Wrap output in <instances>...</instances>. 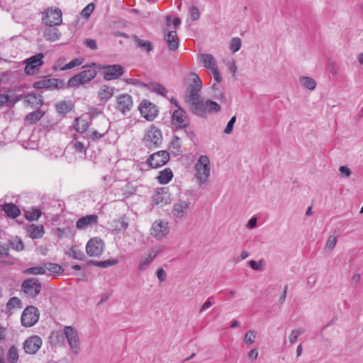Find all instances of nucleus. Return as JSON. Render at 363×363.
<instances>
[{
	"label": "nucleus",
	"instance_id": "nucleus-49",
	"mask_svg": "<svg viewBox=\"0 0 363 363\" xmlns=\"http://www.w3.org/2000/svg\"><path fill=\"white\" fill-rule=\"evenodd\" d=\"M25 101L33 105L41 104V99L40 96H38L33 94H27L25 96Z\"/></svg>",
	"mask_w": 363,
	"mask_h": 363
},
{
	"label": "nucleus",
	"instance_id": "nucleus-63",
	"mask_svg": "<svg viewBox=\"0 0 363 363\" xmlns=\"http://www.w3.org/2000/svg\"><path fill=\"white\" fill-rule=\"evenodd\" d=\"M339 172L345 177H350L352 172L347 166H340L339 167Z\"/></svg>",
	"mask_w": 363,
	"mask_h": 363
},
{
	"label": "nucleus",
	"instance_id": "nucleus-29",
	"mask_svg": "<svg viewBox=\"0 0 363 363\" xmlns=\"http://www.w3.org/2000/svg\"><path fill=\"white\" fill-rule=\"evenodd\" d=\"M173 178V172L170 168H165L160 172L157 179L160 184H168Z\"/></svg>",
	"mask_w": 363,
	"mask_h": 363
},
{
	"label": "nucleus",
	"instance_id": "nucleus-20",
	"mask_svg": "<svg viewBox=\"0 0 363 363\" xmlns=\"http://www.w3.org/2000/svg\"><path fill=\"white\" fill-rule=\"evenodd\" d=\"M171 201L170 195L165 187L160 188L152 196V202L156 205H165Z\"/></svg>",
	"mask_w": 363,
	"mask_h": 363
},
{
	"label": "nucleus",
	"instance_id": "nucleus-24",
	"mask_svg": "<svg viewBox=\"0 0 363 363\" xmlns=\"http://www.w3.org/2000/svg\"><path fill=\"white\" fill-rule=\"evenodd\" d=\"M203 114H196L198 116L206 118L207 116V111L209 113H217L220 111V105L211 100H206V101L202 100Z\"/></svg>",
	"mask_w": 363,
	"mask_h": 363
},
{
	"label": "nucleus",
	"instance_id": "nucleus-19",
	"mask_svg": "<svg viewBox=\"0 0 363 363\" xmlns=\"http://www.w3.org/2000/svg\"><path fill=\"white\" fill-rule=\"evenodd\" d=\"M159 252L160 250L155 248L150 250L147 255L141 257L138 264V269L140 272L145 271L155 259Z\"/></svg>",
	"mask_w": 363,
	"mask_h": 363
},
{
	"label": "nucleus",
	"instance_id": "nucleus-13",
	"mask_svg": "<svg viewBox=\"0 0 363 363\" xmlns=\"http://www.w3.org/2000/svg\"><path fill=\"white\" fill-rule=\"evenodd\" d=\"M140 113L147 121H153L158 114L157 106L147 100H143L139 106Z\"/></svg>",
	"mask_w": 363,
	"mask_h": 363
},
{
	"label": "nucleus",
	"instance_id": "nucleus-40",
	"mask_svg": "<svg viewBox=\"0 0 363 363\" xmlns=\"http://www.w3.org/2000/svg\"><path fill=\"white\" fill-rule=\"evenodd\" d=\"M43 116V113L39 110H36L32 113H28L25 119L30 123L33 124L37 123Z\"/></svg>",
	"mask_w": 363,
	"mask_h": 363
},
{
	"label": "nucleus",
	"instance_id": "nucleus-43",
	"mask_svg": "<svg viewBox=\"0 0 363 363\" xmlns=\"http://www.w3.org/2000/svg\"><path fill=\"white\" fill-rule=\"evenodd\" d=\"M21 308V301L17 297L11 298L6 304V310L10 313H11L12 309Z\"/></svg>",
	"mask_w": 363,
	"mask_h": 363
},
{
	"label": "nucleus",
	"instance_id": "nucleus-51",
	"mask_svg": "<svg viewBox=\"0 0 363 363\" xmlns=\"http://www.w3.org/2000/svg\"><path fill=\"white\" fill-rule=\"evenodd\" d=\"M94 4L93 3L89 4L81 12V15L84 18H88L94 9Z\"/></svg>",
	"mask_w": 363,
	"mask_h": 363
},
{
	"label": "nucleus",
	"instance_id": "nucleus-52",
	"mask_svg": "<svg viewBox=\"0 0 363 363\" xmlns=\"http://www.w3.org/2000/svg\"><path fill=\"white\" fill-rule=\"evenodd\" d=\"M236 121V116H233L228 121L226 127L225 128L223 133L226 135H229L233 133L235 123Z\"/></svg>",
	"mask_w": 363,
	"mask_h": 363
},
{
	"label": "nucleus",
	"instance_id": "nucleus-17",
	"mask_svg": "<svg viewBox=\"0 0 363 363\" xmlns=\"http://www.w3.org/2000/svg\"><path fill=\"white\" fill-rule=\"evenodd\" d=\"M133 98L128 94H123L117 97L116 108L123 114H126L133 108Z\"/></svg>",
	"mask_w": 363,
	"mask_h": 363
},
{
	"label": "nucleus",
	"instance_id": "nucleus-4",
	"mask_svg": "<svg viewBox=\"0 0 363 363\" xmlns=\"http://www.w3.org/2000/svg\"><path fill=\"white\" fill-rule=\"evenodd\" d=\"M95 66V63H92L89 66H85L84 67L86 69L82 71L69 79L67 83L68 86L69 87H73L89 82L97 74L94 67Z\"/></svg>",
	"mask_w": 363,
	"mask_h": 363
},
{
	"label": "nucleus",
	"instance_id": "nucleus-45",
	"mask_svg": "<svg viewBox=\"0 0 363 363\" xmlns=\"http://www.w3.org/2000/svg\"><path fill=\"white\" fill-rule=\"evenodd\" d=\"M117 259H108L105 261H94L93 264L102 268H107L111 266H113L118 264Z\"/></svg>",
	"mask_w": 363,
	"mask_h": 363
},
{
	"label": "nucleus",
	"instance_id": "nucleus-55",
	"mask_svg": "<svg viewBox=\"0 0 363 363\" xmlns=\"http://www.w3.org/2000/svg\"><path fill=\"white\" fill-rule=\"evenodd\" d=\"M337 239L336 236H335V235L330 236L328 238V240H327V242L325 245V248L328 249V250H333L337 244Z\"/></svg>",
	"mask_w": 363,
	"mask_h": 363
},
{
	"label": "nucleus",
	"instance_id": "nucleus-50",
	"mask_svg": "<svg viewBox=\"0 0 363 363\" xmlns=\"http://www.w3.org/2000/svg\"><path fill=\"white\" fill-rule=\"evenodd\" d=\"M45 269L46 270L56 274H60L62 272V267L57 264L48 263L45 264Z\"/></svg>",
	"mask_w": 363,
	"mask_h": 363
},
{
	"label": "nucleus",
	"instance_id": "nucleus-53",
	"mask_svg": "<svg viewBox=\"0 0 363 363\" xmlns=\"http://www.w3.org/2000/svg\"><path fill=\"white\" fill-rule=\"evenodd\" d=\"M189 13L192 21H196L200 18L199 9L195 6H193L189 9Z\"/></svg>",
	"mask_w": 363,
	"mask_h": 363
},
{
	"label": "nucleus",
	"instance_id": "nucleus-30",
	"mask_svg": "<svg viewBox=\"0 0 363 363\" xmlns=\"http://www.w3.org/2000/svg\"><path fill=\"white\" fill-rule=\"evenodd\" d=\"M111 227L113 230L116 232L125 230L128 228V222L125 218H119L111 222Z\"/></svg>",
	"mask_w": 363,
	"mask_h": 363
},
{
	"label": "nucleus",
	"instance_id": "nucleus-27",
	"mask_svg": "<svg viewBox=\"0 0 363 363\" xmlns=\"http://www.w3.org/2000/svg\"><path fill=\"white\" fill-rule=\"evenodd\" d=\"M26 232L32 239H38L44 235V228L43 225L31 224L27 226Z\"/></svg>",
	"mask_w": 363,
	"mask_h": 363
},
{
	"label": "nucleus",
	"instance_id": "nucleus-16",
	"mask_svg": "<svg viewBox=\"0 0 363 363\" xmlns=\"http://www.w3.org/2000/svg\"><path fill=\"white\" fill-rule=\"evenodd\" d=\"M104 243L101 239L94 238L89 240L86 245V253L90 257H98L104 251Z\"/></svg>",
	"mask_w": 363,
	"mask_h": 363
},
{
	"label": "nucleus",
	"instance_id": "nucleus-44",
	"mask_svg": "<svg viewBox=\"0 0 363 363\" xmlns=\"http://www.w3.org/2000/svg\"><path fill=\"white\" fill-rule=\"evenodd\" d=\"M9 360L11 363H16L18 360V351L15 346H11L7 353Z\"/></svg>",
	"mask_w": 363,
	"mask_h": 363
},
{
	"label": "nucleus",
	"instance_id": "nucleus-32",
	"mask_svg": "<svg viewBox=\"0 0 363 363\" xmlns=\"http://www.w3.org/2000/svg\"><path fill=\"white\" fill-rule=\"evenodd\" d=\"M132 38L134 40L138 48L145 50L147 52H150L153 50L152 43L150 41L143 40L136 35H133Z\"/></svg>",
	"mask_w": 363,
	"mask_h": 363
},
{
	"label": "nucleus",
	"instance_id": "nucleus-47",
	"mask_svg": "<svg viewBox=\"0 0 363 363\" xmlns=\"http://www.w3.org/2000/svg\"><path fill=\"white\" fill-rule=\"evenodd\" d=\"M241 40L239 38H233L230 43V49L233 52H238L241 48Z\"/></svg>",
	"mask_w": 363,
	"mask_h": 363
},
{
	"label": "nucleus",
	"instance_id": "nucleus-37",
	"mask_svg": "<svg viewBox=\"0 0 363 363\" xmlns=\"http://www.w3.org/2000/svg\"><path fill=\"white\" fill-rule=\"evenodd\" d=\"M301 86L309 90H314L316 87V82L310 77H301L299 79Z\"/></svg>",
	"mask_w": 363,
	"mask_h": 363
},
{
	"label": "nucleus",
	"instance_id": "nucleus-59",
	"mask_svg": "<svg viewBox=\"0 0 363 363\" xmlns=\"http://www.w3.org/2000/svg\"><path fill=\"white\" fill-rule=\"evenodd\" d=\"M57 109L60 113H64L69 109V105L67 102L62 101L56 105Z\"/></svg>",
	"mask_w": 363,
	"mask_h": 363
},
{
	"label": "nucleus",
	"instance_id": "nucleus-14",
	"mask_svg": "<svg viewBox=\"0 0 363 363\" xmlns=\"http://www.w3.org/2000/svg\"><path fill=\"white\" fill-rule=\"evenodd\" d=\"M169 160L167 151L161 150L152 154L147 159V163L153 168H157L164 165Z\"/></svg>",
	"mask_w": 363,
	"mask_h": 363
},
{
	"label": "nucleus",
	"instance_id": "nucleus-56",
	"mask_svg": "<svg viewBox=\"0 0 363 363\" xmlns=\"http://www.w3.org/2000/svg\"><path fill=\"white\" fill-rule=\"evenodd\" d=\"M215 303L214 298L213 296H210L208 298L207 301L201 306L200 308V312H203L210 308Z\"/></svg>",
	"mask_w": 363,
	"mask_h": 363
},
{
	"label": "nucleus",
	"instance_id": "nucleus-21",
	"mask_svg": "<svg viewBox=\"0 0 363 363\" xmlns=\"http://www.w3.org/2000/svg\"><path fill=\"white\" fill-rule=\"evenodd\" d=\"M98 216L95 214L87 215L80 218L76 223V228L79 230H84L88 227L96 225Z\"/></svg>",
	"mask_w": 363,
	"mask_h": 363
},
{
	"label": "nucleus",
	"instance_id": "nucleus-12",
	"mask_svg": "<svg viewBox=\"0 0 363 363\" xmlns=\"http://www.w3.org/2000/svg\"><path fill=\"white\" fill-rule=\"evenodd\" d=\"M22 290L28 296L34 298L39 294L41 284L36 279H28L23 282Z\"/></svg>",
	"mask_w": 363,
	"mask_h": 363
},
{
	"label": "nucleus",
	"instance_id": "nucleus-2",
	"mask_svg": "<svg viewBox=\"0 0 363 363\" xmlns=\"http://www.w3.org/2000/svg\"><path fill=\"white\" fill-rule=\"evenodd\" d=\"M195 178L198 184L202 186L206 184L211 174L210 160L206 155H201L194 164Z\"/></svg>",
	"mask_w": 363,
	"mask_h": 363
},
{
	"label": "nucleus",
	"instance_id": "nucleus-61",
	"mask_svg": "<svg viewBox=\"0 0 363 363\" xmlns=\"http://www.w3.org/2000/svg\"><path fill=\"white\" fill-rule=\"evenodd\" d=\"M84 45L91 50H96L97 48L96 41L94 39H86L84 42Z\"/></svg>",
	"mask_w": 363,
	"mask_h": 363
},
{
	"label": "nucleus",
	"instance_id": "nucleus-10",
	"mask_svg": "<svg viewBox=\"0 0 363 363\" xmlns=\"http://www.w3.org/2000/svg\"><path fill=\"white\" fill-rule=\"evenodd\" d=\"M45 26H59L62 22V14L60 9H48L43 16Z\"/></svg>",
	"mask_w": 363,
	"mask_h": 363
},
{
	"label": "nucleus",
	"instance_id": "nucleus-48",
	"mask_svg": "<svg viewBox=\"0 0 363 363\" xmlns=\"http://www.w3.org/2000/svg\"><path fill=\"white\" fill-rule=\"evenodd\" d=\"M257 333L254 330H248L244 337V340L247 344H252L255 342L256 339Z\"/></svg>",
	"mask_w": 363,
	"mask_h": 363
},
{
	"label": "nucleus",
	"instance_id": "nucleus-38",
	"mask_svg": "<svg viewBox=\"0 0 363 363\" xmlns=\"http://www.w3.org/2000/svg\"><path fill=\"white\" fill-rule=\"evenodd\" d=\"M42 213L40 209L38 208H31L29 210L25 211V217L27 220L33 221L38 220Z\"/></svg>",
	"mask_w": 363,
	"mask_h": 363
},
{
	"label": "nucleus",
	"instance_id": "nucleus-41",
	"mask_svg": "<svg viewBox=\"0 0 363 363\" xmlns=\"http://www.w3.org/2000/svg\"><path fill=\"white\" fill-rule=\"evenodd\" d=\"M67 147L77 153H84L86 151V147L84 143L77 140L72 141Z\"/></svg>",
	"mask_w": 363,
	"mask_h": 363
},
{
	"label": "nucleus",
	"instance_id": "nucleus-31",
	"mask_svg": "<svg viewBox=\"0 0 363 363\" xmlns=\"http://www.w3.org/2000/svg\"><path fill=\"white\" fill-rule=\"evenodd\" d=\"M65 60V59H60L58 60L57 66L59 67L60 70H67V69H72V68H74V67H75L77 66L81 65L83 63V62H84V59L83 58L78 57V58H75V59L72 60L69 63H67L65 65H64L63 67H61L62 63Z\"/></svg>",
	"mask_w": 363,
	"mask_h": 363
},
{
	"label": "nucleus",
	"instance_id": "nucleus-6",
	"mask_svg": "<svg viewBox=\"0 0 363 363\" xmlns=\"http://www.w3.org/2000/svg\"><path fill=\"white\" fill-rule=\"evenodd\" d=\"M150 233L157 240H164L169 233L168 221L162 219L156 220L152 224Z\"/></svg>",
	"mask_w": 363,
	"mask_h": 363
},
{
	"label": "nucleus",
	"instance_id": "nucleus-11",
	"mask_svg": "<svg viewBox=\"0 0 363 363\" xmlns=\"http://www.w3.org/2000/svg\"><path fill=\"white\" fill-rule=\"evenodd\" d=\"M190 208L191 201L189 200L179 199L173 205L172 216L176 219H182L188 215Z\"/></svg>",
	"mask_w": 363,
	"mask_h": 363
},
{
	"label": "nucleus",
	"instance_id": "nucleus-5",
	"mask_svg": "<svg viewBox=\"0 0 363 363\" xmlns=\"http://www.w3.org/2000/svg\"><path fill=\"white\" fill-rule=\"evenodd\" d=\"M162 141V134L160 130L155 125L148 128L143 138V143L148 148L158 147Z\"/></svg>",
	"mask_w": 363,
	"mask_h": 363
},
{
	"label": "nucleus",
	"instance_id": "nucleus-28",
	"mask_svg": "<svg viewBox=\"0 0 363 363\" xmlns=\"http://www.w3.org/2000/svg\"><path fill=\"white\" fill-rule=\"evenodd\" d=\"M113 91L114 87H111L107 85H102L100 86L98 95L101 101H106L113 96Z\"/></svg>",
	"mask_w": 363,
	"mask_h": 363
},
{
	"label": "nucleus",
	"instance_id": "nucleus-18",
	"mask_svg": "<svg viewBox=\"0 0 363 363\" xmlns=\"http://www.w3.org/2000/svg\"><path fill=\"white\" fill-rule=\"evenodd\" d=\"M172 121L173 124L177 125L181 128H186L189 125L187 115L185 111L181 107L174 111Z\"/></svg>",
	"mask_w": 363,
	"mask_h": 363
},
{
	"label": "nucleus",
	"instance_id": "nucleus-25",
	"mask_svg": "<svg viewBox=\"0 0 363 363\" xmlns=\"http://www.w3.org/2000/svg\"><path fill=\"white\" fill-rule=\"evenodd\" d=\"M199 59L204 67L211 72L218 68L217 62L211 54H201L199 55Z\"/></svg>",
	"mask_w": 363,
	"mask_h": 363
},
{
	"label": "nucleus",
	"instance_id": "nucleus-23",
	"mask_svg": "<svg viewBox=\"0 0 363 363\" xmlns=\"http://www.w3.org/2000/svg\"><path fill=\"white\" fill-rule=\"evenodd\" d=\"M60 80L55 78H43L33 84L35 89H54L58 86Z\"/></svg>",
	"mask_w": 363,
	"mask_h": 363
},
{
	"label": "nucleus",
	"instance_id": "nucleus-33",
	"mask_svg": "<svg viewBox=\"0 0 363 363\" xmlns=\"http://www.w3.org/2000/svg\"><path fill=\"white\" fill-rule=\"evenodd\" d=\"M5 213L11 218H15L20 214L19 208L13 203H6L3 206Z\"/></svg>",
	"mask_w": 363,
	"mask_h": 363
},
{
	"label": "nucleus",
	"instance_id": "nucleus-3",
	"mask_svg": "<svg viewBox=\"0 0 363 363\" xmlns=\"http://www.w3.org/2000/svg\"><path fill=\"white\" fill-rule=\"evenodd\" d=\"M201 89L186 90L184 101L189 110L194 114H203V99L201 96Z\"/></svg>",
	"mask_w": 363,
	"mask_h": 363
},
{
	"label": "nucleus",
	"instance_id": "nucleus-36",
	"mask_svg": "<svg viewBox=\"0 0 363 363\" xmlns=\"http://www.w3.org/2000/svg\"><path fill=\"white\" fill-rule=\"evenodd\" d=\"M191 83L187 87V90L197 89L202 88V82L199 75L194 72L191 73Z\"/></svg>",
	"mask_w": 363,
	"mask_h": 363
},
{
	"label": "nucleus",
	"instance_id": "nucleus-15",
	"mask_svg": "<svg viewBox=\"0 0 363 363\" xmlns=\"http://www.w3.org/2000/svg\"><path fill=\"white\" fill-rule=\"evenodd\" d=\"M42 345L41 337L38 335H32L24 341L23 347L26 354H35L40 350Z\"/></svg>",
	"mask_w": 363,
	"mask_h": 363
},
{
	"label": "nucleus",
	"instance_id": "nucleus-1",
	"mask_svg": "<svg viewBox=\"0 0 363 363\" xmlns=\"http://www.w3.org/2000/svg\"><path fill=\"white\" fill-rule=\"evenodd\" d=\"M65 336L72 352L77 354L80 350V340L77 330L72 326H65L63 333L61 331H53L51 333L49 340L52 345H57L60 342V339Z\"/></svg>",
	"mask_w": 363,
	"mask_h": 363
},
{
	"label": "nucleus",
	"instance_id": "nucleus-26",
	"mask_svg": "<svg viewBox=\"0 0 363 363\" xmlns=\"http://www.w3.org/2000/svg\"><path fill=\"white\" fill-rule=\"evenodd\" d=\"M164 40L168 45V48L172 51H176L179 45V40L175 30L169 31L164 37Z\"/></svg>",
	"mask_w": 363,
	"mask_h": 363
},
{
	"label": "nucleus",
	"instance_id": "nucleus-39",
	"mask_svg": "<svg viewBox=\"0 0 363 363\" xmlns=\"http://www.w3.org/2000/svg\"><path fill=\"white\" fill-rule=\"evenodd\" d=\"M73 126L77 132L84 133L89 128V123L86 120L82 118H77L74 121Z\"/></svg>",
	"mask_w": 363,
	"mask_h": 363
},
{
	"label": "nucleus",
	"instance_id": "nucleus-60",
	"mask_svg": "<svg viewBox=\"0 0 363 363\" xmlns=\"http://www.w3.org/2000/svg\"><path fill=\"white\" fill-rule=\"evenodd\" d=\"M156 275H157V279L161 282H163L167 279V274L162 268H160L157 270Z\"/></svg>",
	"mask_w": 363,
	"mask_h": 363
},
{
	"label": "nucleus",
	"instance_id": "nucleus-46",
	"mask_svg": "<svg viewBox=\"0 0 363 363\" xmlns=\"http://www.w3.org/2000/svg\"><path fill=\"white\" fill-rule=\"evenodd\" d=\"M46 272L45 266H37L27 269L25 272L28 274H44Z\"/></svg>",
	"mask_w": 363,
	"mask_h": 363
},
{
	"label": "nucleus",
	"instance_id": "nucleus-7",
	"mask_svg": "<svg viewBox=\"0 0 363 363\" xmlns=\"http://www.w3.org/2000/svg\"><path fill=\"white\" fill-rule=\"evenodd\" d=\"M40 312L33 306H27L23 311L21 321L23 326L29 328L33 326L39 320Z\"/></svg>",
	"mask_w": 363,
	"mask_h": 363
},
{
	"label": "nucleus",
	"instance_id": "nucleus-64",
	"mask_svg": "<svg viewBox=\"0 0 363 363\" xmlns=\"http://www.w3.org/2000/svg\"><path fill=\"white\" fill-rule=\"evenodd\" d=\"M72 257L75 259L82 260L84 258V255L81 251L72 250Z\"/></svg>",
	"mask_w": 363,
	"mask_h": 363
},
{
	"label": "nucleus",
	"instance_id": "nucleus-9",
	"mask_svg": "<svg viewBox=\"0 0 363 363\" xmlns=\"http://www.w3.org/2000/svg\"><path fill=\"white\" fill-rule=\"evenodd\" d=\"M105 80L118 79L124 73L123 67L120 65H99Z\"/></svg>",
	"mask_w": 363,
	"mask_h": 363
},
{
	"label": "nucleus",
	"instance_id": "nucleus-54",
	"mask_svg": "<svg viewBox=\"0 0 363 363\" xmlns=\"http://www.w3.org/2000/svg\"><path fill=\"white\" fill-rule=\"evenodd\" d=\"M11 245L12 246L13 249L16 250V251H21L24 249L23 241L18 238H15L11 242Z\"/></svg>",
	"mask_w": 363,
	"mask_h": 363
},
{
	"label": "nucleus",
	"instance_id": "nucleus-58",
	"mask_svg": "<svg viewBox=\"0 0 363 363\" xmlns=\"http://www.w3.org/2000/svg\"><path fill=\"white\" fill-rule=\"evenodd\" d=\"M105 135V133H99L97 130H92L91 134L89 135V138L93 141H97L100 140L104 135Z\"/></svg>",
	"mask_w": 363,
	"mask_h": 363
},
{
	"label": "nucleus",
	"instance_id": "nucleus-42",
	"mask_svg": "<svg viewBox=\"0 0 363 363\" xmlns=\"http://www.w3.org/2000/svg\"><path fill=\"white\" fill-rule=\"evenodd\" d=\"M304 333H305V329L301 327L293 330L289 336V342L291 345L294 344L297 341L298 337L300 335H303Z\"/></svg>",
	"mask_w": 363,
	"mask_h": 363
},
{
	"label": "nucleus",
	"instance_id": "nucleus-8",
	"mask_svg": "<svg viewBox=\"0 0 363 363\" xmlns=\"http://www.w3.org/2000/svg\"><path fill=\"white\" fill-rule=\"evenodd\" d=\"M44 54L38 53L25 60V73L28 75H33L38 72L43 65Z\"/></svg>",
	"mask_w": 363,
	"mask_h": 363
},
{
	"label": "nucleus",
	"instance_id": "nucleus-62",
	"mask_svg": "<svg viewBox=\"0 0 363 363\" xmlns=\"http://www.w3.org/2000/svg\"><path fill=\"white\" fill-rule=\"evenodd\" d=\"M213 76V79L215 80L216 84H220L222 82V76L218 70V68L214 69L211 72Z\"/></svg>",
	"mask_w": 363,
	"mask_h": 363
},
{
	"label": "nucleus",
	"instance_id": "nucleus-34",
	"mask_svg": "<svg viewBox=\"0 0 363 363\" xmlns=\"http://www.w3.org/2000/svg\"><path fill=\"white\" fill-rule=\"evenodd\" d=\"M143 86L147 87L151 91L162 96H165L167 92V90L164 86L157 82H150L147 84H143Z\"/></svg>",
	"mask_w": 363,
	"mask_h": 363
},
{
	"label": "nucleus",
	"instance_id": "nucleus-35",
	"mask_svg": "<svg viewBox=\"0 0 363 363\" xmlns=\"http://www.w3.org/2000/svg\"><path fill=\"white\" fill-rule=\"evenodd\" d=\"M212 96L214 99L218 100H222L225 99V94L223 92V86L221 84L213 83L211 86Z\"/></svg>",
	"mask_w": 363,
	"mask_h": 363
},
{
	"label": "nucleus",
	"instance_id": "nucleus-22",
	"mask_svg": "<svg viewBox=\"0 0 363 363\" xmlns=\"http://www.w3.org/2000/svg\"><path fill=\"white\" fill-rule=\"evenodd\" d=\"M46 28L43 31V36L48 41L55 42L58 40L61 37V33L57 28V26H46Z\"/></svg>",
	"mask_w": 363,
	"mask_h": 363
},
{
	"label": "nucleus",
	"instance_id": "nucleus-57",
	"mask_svg": "<svg viewBox=\"0 0 363 363\" xmlns=\"http://www.w3.org/2000/svg\"><path fill=\"white\" fill-rule=\"evenodd\" d=\"M9 255V247L0 243V258L7 257Z\"/></svg>",
	"mask_w": 363,
	"mask_h": 363
}]
</instances>
